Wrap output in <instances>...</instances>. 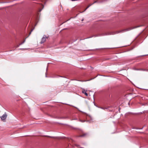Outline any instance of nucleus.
Here are the masks:
<instances>
[{"label": "nucleus", "instance_id": "obj_9", "mask_svg": "<svg viewBox=\"0 0 148 148\" xmlns=\"http://www.w3.org/2000/svg\"><path fill=\"white\" fill-rule=\"evenodd\" d=\"M101 109H103V110H104L105 109H107V108H103V107H101L100 108Z\"/></svg>", "mask_w": 148, "mask_h": 148}, {"label": "nucleus", "instance_id": "obj_10", "mask_svg": "<svg viewBox=\"0 0 148 148\" xmlns=\"http://www.w3.org/2000/svg\"><path fill=\"white\" fill-rule=\"evenodd\" d=\"M34 29L31 30V32H32L34 30Z\"/></svg>", "mask_w": 148, "mask_h": 148}, {"label": "nucleus", "instance_id": "obj_14", "mask_svg": "<svg viewBox=\"0 0 148 148\" xmlns=\"http://www.w3.org/2000/svg\"><path fill=\"white\" fill-rule=\"evenodd\" d=\"M83 20H84V19H82V21H83Z\"/></svg>", "mask_w": 148, "mask_h": 148}, {"label": "nucleus", "instance_id": "obj_5", "mask_svg": "<svg viewBox=\"0 0 148 148\" xmlns=\"http://www.w3.org/2000/svg\"><path fill=\"white\" fill-rule=\"evenodd\" d=\"M28 48H19V49H17L16 50H18V49L19 50H22V51H24L27 49H28Z\"/></svg>", "mask_w": 148, "mask_h": 148}, {"label": "nucleus", "instance_id": "obj_2", "mask_svg": "<svg viewBox=\"0 0 148 148\" xmlns=\"http://www.w3.org/2000/svg\"><path fill=\"white\" fill-rule=\"evenodd\" d=\"M133 28H128V29H124L120 30V31H119L117 32L116 33H121V32H125V31H129L130 30L133 29Z\"/></svg>", "mask_w": 148, "mask_h": 148}, {"label": "nucleus", "instance_id": "obj_4", "mask_svg": "<svg viewBox=\"0 0 148 148\" xmlns=\"http://www.w3.org/2000/svg\"><path fill=\"white\" fill-rule=\"evenodd\" d=\"M86 90H85L84 89H83L82 92L83 93H84L86 96H88V93L86 92Z\"/></svg>", "mask_w": 148, "mask_h": 148}, {"label": "nucleus", "instance_id": "obj_11", "mask_svg": "<svg viewBox=\"0 0 148 148\" xmlns=\"http://www.w3.org/2000/svg\"><path fill=\"white\" fill-rule=\"evenodd\" d=\"M25 40L23 42V43H23L25 42Z\"/></svg>", "mask_w": 148, "mask_h": 148}, {"label": "nucleus", "instance_id": "obj_3", "mask_svg": "<svg viewBox=\"0 0 148 148\" xmlns=\"http://www.w3.org/2000/svg\"><path fill=\"white\" fill-rule=\"evenodd\" d=\"M7 115L5 113L2 116H1V119L2 120H5L7 118Z\"/></svg>", "mask_w": 148, "mask_h": 148}, {"label": "nucleus", "instance_id": "obj_8", "mask_svg": "<svg viewBox=\"0 0 148 148\" xmlns=\"http://www.w3.org/2000/svg\"><path fill=\"white\" fill-rule=\"evenodd\" d=\"M90 80H86V81H90ZM77 81H80V82H83L84 81H81V80H77Z\"/></svg>", "mask_w": 148, "mask_h": 148}, {"label": "nucleus", "instance_id": "obj_12", "mask_svg": "<svg viewBox=\"0 0 148 148\" xmlns=\"http://www.w3.org/2000/svg\"><path fill=\"white\" fill-rule=\"evenodd\" d=\"M31 32H30L29 33V35L31 34Z\"/></svg>", "mask_w": 148, "mask_h": 148}, {"label": "nucleus", "instance_id": "obj_7", "mask_svg": "<svg viewBox=\"0 0 148 148\" xmlns=\"http://www.w3.org/2000/svg\"><path fill=\"white\" fill-rule=\"evenodd\" d=\"M91 5H90L89 6H88L87 7V8L85 9V10L84 11H85L87 9H88Z\"/></svg>", "mask_w": 148, "mask_h": 148}, {"label": "nucleus", "instance_id": "obj_6", "mask_svg": "<svg viewBox=\"0 0 148 148\" xmlns=\"http://www.w3.org/2000/svg\"><path fill=\"white\" fill-rule=\"evenodd\" d=\"M86 135V134H84L83 135H80L79 137H84V136L85 135Z\"/></svg>", "mask_w": 148, "mask_h": 148}, {"label": "nucleus", "instance_id": "obj_17", "mask_svg": "<svg viewBox=\"0 0 148 148\" xmlns=\"http://www.w3.org/2000/svg\"><path fill=\"white\" fill-rule=\"evenodd\" d=\"M124 46L126 47L127 46Z\"/></svg>", "mask_w": 148, "mask_h": 148}, {"label": "nucleus", "instance_id": "obj_15", "mask_svg": "<svg viewBox=\"0 0 148 148\" xmlns=\"http://www.w3.org/2000/svg\"><path fill=\"white\" fill-rule=\"evenodd\" d=\"M46 77H47V76L46 75Z\"/></svg>", "mask_w": 148, "mask_h": 148}, {"label": "nucleus", "instance_id": "obj_13", "mask_svg": "<svg viewBox=\"0 0 148 148\" xmlns=\"http://www.w3.org/2000/svg\"><path fill=\"white\" fill-rule=\"evenodd\" d=\"M82 122H84V121H81Z\"/></svg>", "mask_w": 148, "mask_h": 148}, {"label": "nucleus", "instance_id": "obj_1", "mask_svg": "<svg viewBox=\"0 0 148 148\" xmlns=\"http://www.w3.org/2000/svg\"><path fill=\"white\" fill-rule=\"evenodd\" d=\"M48 38V37H47L45 35H44L43 37L41 39V41L40 42L41 44H42L45 42L46 39Z\"/></svg>", "mask_w": 148, "mask_h": 148}, {"label": "nucleus", "instance_id": "obj_16", "mask_svg": "<svg viewBox=\"0 0 148 148\" xmlns=\"http://www.w3.org/2000/svg\"><path fill=\"white\" fill-rule=\"evenodd\" d=\"M46 70H47V69Z\"/></svg>", "mask_w": 148, "mask_h": 148}]
</instances>
